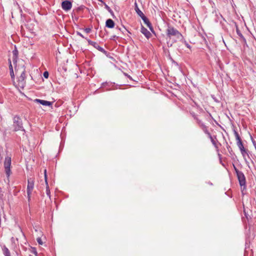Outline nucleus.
Wrapping results in <instances>:
<instances>
[{
    "label": "nucleus",
    "instance_id": "nucleus-7",
    "mask_svg": "<svg viewBox=\"0 0 256 256\" xmlns=\"http://www.w3.org/2000/svg\"><path fill=\"white\" fill-rule=\"evenodd\" d=\"M87 41L89 44L93 46L94 48L98 50L100 52L104 53L106 52V50H104V48L100 46L97 42L92 41L91 40L88 39H87Z\"/></svg>",
    "mask_w": 256,
    "mask_h": 256
},
{
    "label": "nucleus",
    "instance_id": "nucleus-11",
    "mask_svg": "<svg viewBox=\"0 0 256 256\" xmlns=\"http://www.w3.org/2000/svg\"><path fill=\"white\" fill-rule=\"evenodd\" d=\"M140 32L146 38H149L151 36L150 32L142 26L141 27Z\"/></svg>",
    "mask_w": 256,
    "mask_h": 256
},
{
    "label": "nucleus",
    "instance_id": "nucleus-21",
    "mask_svg": "<svg viewBox=\"0 0 256 256\" xmlns=\"http://www.w3.org/2000/svg\"><path fill=\"white\" fill-rule=\"evenodd\" d=\"M106 6V10L112 14H113V12L112 10L110 9V8L106 4L105 6Z\"/></svg>",
    "mask_w": 256,
    "mask_h": 256
},
{
    "label": "nucleus",
    "instance_id": "nucleus-3",
    "mask_svg": "<svg viewBox=\"0 0 256 256\" xmlns=\"http://www.w3.org/2000/svg\"><path fill=\"white\" fill-rule=\"evenodd\" d=\"M11 162L12 159L11 157L9 156H7L5 158L4 162V168L5 170V172L8 178L11 174Z\"/></svg>",
    "mask_w": 256,
    "mask_h": 256
},
{
    "label": "nucleus",
    "instance_id": "nucleus-17",
    "mask_svg": "<svg viewBox=\"0 0 256 256\" xmlns=\"http://www.w3.org/2000/svg\"><path fill=\"white\" fill-rule=\"evenodd\" d=\"M106 26L108 28H113L114 26V23L112 20L108 19L106 21Z\"/></svg>",
    "mask_w": 256,
    "mask_h": 256
},
{
    "label": "nucleus",
    "instance_id": "nucleus-16",
    "mask_svg": "<svg viewBox=\"0 0 256 256\" xmlns=\"http://www.w3.org/2000/svg\"><path fill=\"white\" fill-rule=\"evenodd\" d=\"M2 250L4 256H11L10 250L6 246L2 247Z\"/></svg>",
    "mask_w": 256,
    "mask_h": 256
},
{
    "label": "nucleus",
    "instance_id": "nucleus-31",
    "mask_svg": "<svg viewBox=\"0 0 256 256\" xmlns=\"http://www.w3.org/2000/svg\"><path fill=\"white\" fill-rule=\"evenodd\" d=\"M234 167L235 172H236V174H237V172H240V171L236 168V167L234 165Z\"/></svg>",
    "mask_w": 256,
    "mask_h": 256
},
{
    "label": "nucleus",
    "instance_id": "nucleus-24",
    "mask_svg": "<svg viewBox=\"0 0 256 256\" xmlns=\"http://www.w3.org/2000/svg\"><path fill=\"white\" fill-rule=\"evenodd\" d=\"M236 33L240 38H244V36L238 29L236 30Z\"/></svg>",
    "mask_w": 256,
    "mask_h": 256
},
{
    "label": "nucleus",
    "instance_id": "nucleus-25",
    "mask_svg": "<svg viewBox=\"0 0 256 256\" xmlns=\"http://www.w3.org/2000/svg\"><path fill=\"white\" fill-rule=\"evenodd\" d=\"M36 240H37V242H38V243L39 244H40V245H42V244L43 242H42V240L41 238H37Z\"/></svg>",
    "mask_w": 256,
    "mask_h": 256
},
{
    "label": "nucleus",
    "instance_id": "nucleus-15",
    "mask_svg": "<svg viewBox=\"0 0 256 256\" xmlns=\"http://www.w3.org/2000/svg\"><path fill=\"white\" fill-rule=\"evenodd\" d=\"M134 10L138 14V16H139L140 18L142 16H144V14H143V12L140 10V8L138 7V5L136 3V2H135L134 3Z\"/></svg>",
    "mask_w": 256,
    "mask_h": 256
},
{
    "label": "nucleus",
    "instance_id": "nucleus-9",
    "mask_svg": "<svg viewBox=\"0 0 256 256\" xmlns=\"http://www.w3.org/2000/svg\"><path fill=\"white\" fill-rule=\"evenodd\" d=\"M22 71L20 73V77L18 78V80L20 84H22V86H24V80L26 78V72H25V68H24V66H22Z\"/></svg>",
    "mask_w": 256,
    "mask_h": 256
},
{
    "label": "nucleus",
    "instance_id": "nucleus-27",
    "mask_svg": "<svg viewBox=\"0 0 256 256\" xmlns=\"http://www.w3.org/2000/svg\"><path fill=\"white\" fill-rule=\"evenodd\" d=\"M44 76L45 78H48V72H44Z\"/></svg>",
    "mask_w": 256,
    "mask_h": 256
},
{
    "label": "nucleus",
    "instance_id": "nucleus-18",
    "mask_svg": "<svg viewBox=\"0 0 256 256\" xmlns=\"http://www.w3.org/2000/svg\"><path fill=\"white\" fill-rule=\"evenodd\" d=\"M194 118L196 120L197 123L199 124V126L202 128V129L203 130L204 132V126L206 128H208L206 126H205L200 120L199 119H198V118Z\"/></svg>",
    "mask_w": 256,
    "mask_h": 256
},
{
    "label": "nucleus",
    "instance_id": "nucleus-5",
    "mask_svg": "<svg viewBox=\"0 0 256 256\" xmlns=\"http://www.w3.org/2000/svg\"><path fill=\"white\" fill-rule=\"evenodd\" d=\"M237 177L241 186H246V178L244 173L242 172H237Z\"/></svg>",
    "mask_w": 256,
    "mask_h": 256
},
{
    "label": "nucleus",
    "instance_id": "nucleus-13",
    "mask_svg": "<svg viewBox=\"0 0 256 256\" xmlns=\"http://www.w3.org/2000/svg\"><path fill=\"white\" fill-rule=\"evenodd\" d=\"M240 152H241L246 164H248V162L246 158V156L248 157V158H250V156H249V154L248 153V150L244 149V150H241Z\"/></svg>",
    "mask_w": 256,
    "mask_h": 256
},
{
    "label": "nucleus",
    "instance_id": "nucleus-19",
    "mask_svg": "<svg viewBox=\"0 0 256 256\" xmlns=\"http://www.w3.org/2000/svg\"><path fill=\"white\" fill-rule=\"evenodd\" d=\"M30 252L34 254L36 256H38L36 250L35 248H31Z\"/></svg>",
    "mask_w": 256,
    "mask_h": 256
},
{
    "label": "nucleus",
    "instance_id": "nucleus-33",
    "mask_svg": "<svg viewBox=\"0 0 256 256\" xmlns=\"http://www.w3.org/2000/svg\"><path fill=\"white\" fill-rule=\"evenodd\" d=\"M252 143L254 144V148H256V142L255 141H253Z\"/></svg>",
    "mask_w": 256,
    "mask_h": 256
},
{
    "label": "nucleus",
    "instance_id": "nucleus-30",
    "mask_svg": "<svg viewBox=\"0 0 256 256\" xmlns=\"http://www.w3.org/2000/svg\"><path fill=\"white\" fill-rule=\"evenodd\" d=\"M10 76L12 78L14 76V70H12V72H10Z\"/></svg>",
    "mask_w": 256,
    "mask_h": 256
},
{
    "label": "nucleus",
    "instance_id": "nucleus-29",
    "mask_svg": "<svg viewBox=\"0 0 256 256\" xmlns=\"http://www.w3.org/2000/svg\"><path fill=\"white\" fill-rule=\"evenodd\" d=\"M77 34H78V36H80V37H82V38H84V36H83L82 34H80V32H77Z\"/></svg>",
    "mask_w": 256,
    "mask_h": 256
},
{
    "label": "nucleus",
    "instance_id": "nucleus-32",
    "mask_svg": "<svg viewBox=\"0 0 256 256\" xmlns=\"http://www.w3.org/2000/svg\"><path fill=\"white\" fill-rule=\"evenodd\" d=\"M186 47H187V48H190V44H188V43H186Z\"/></svg>",
    "mask_w": 256,
    "mask_h": 256
},
{
    "label": "nucleus",
    "instance_id": "nucleus-23",
    "mask_svg": "<svg viewBox=\"0 0 256 256\" xmlns=\"http://www.w3.org/2000/svg\"><path fill=\"white\" fill-rule=\"evenodd\" d=\"M8 61H9V68H10V72H12V70H13V68H12V64L11 60L9 59Z\"/></svg>",
    "mask_w": 256,
    "mask_h": 256
},
{
    "label": "nucleus",
    "instance_id": "nucleus-4",
    "mask_svg": "<svg viewBox=\"0 0 256 256\" xmlns=\"http://www.w3.org/2000/svg\"><path fill=\"white\" fill-rule=\"evenodd\" d=\"M34 188V180L31 178L28 179L26 192L28 200H30V195Z\"/></svg>",
    "mask_w": 256,
    "mask_h": 256
},
{
    "label": "nucleus",
    "instance_id": "nucleus-22",
    "mask_svg": "<svg viewBox=\"0 0 256 256\" xmlns=\"http://www.w3.org/2000/svg\"><path fill=\"white\" fill-rule=\"evenodd\" d=\"M46 193L48 196H50V190L49 188L48 184L46 185Z\"/></svg>",
    "mask_w": 256,
    "mask_h": 256
},
{
    "label": "nucleus",
    "instance_id": "nucleus-20",
    "mask_svg": "<svg viewBox=\"0 0 256 256\" xmlns=\"http://www.w3.org/2000/svg\"><path fill=\"white\" fill-rule=\"evenodd\" d=\"M17 50H14L13 51V54H14V60H13V62H14V63L15 62H16V58L17 57Z\"/></svg>",
    "mask_w": 256,
    "mask_h": 256
},
{
    "label": "nucleus",
    "instance_id": "nucleus-12",
    "mask_svg": "<svg viewBox=\"0 0 256 256\" xmlns=\"http://www.w3.org/2000/svg\"><path fill=\"white\" fill-rule=\"evenodd\" d=\"M141 18L143 20L144 24H146V25L149 28L150 30H152V26L151 23L150 22L149 20H148V18L145 16H142Z\"/></svg>",
    "mask_w": 256,
    "mask_h": 256
},
{
    "label": "nucleus",
    "instance_id": "nucleus-10",
    "mask_svg": "<svg viewBox=\"0 0 256 256\" xmlns=\"http://www.w3.org/2000/svg\"><path fill=\"white\" fill-rule=\"evenodd\" d=\"M34 101L38 103H39L43 106H50L52 105V102L49 101L40 100V99H36Z\"/></svg>",
    "mask_w": 256,
    "mask_h": 256
},
{
    "label": "nucleus",
    "instance_id": "nucleus-8",
    "mask_svg": "<svg viewBox=\"0 0 256 256\" xmlns=\"http://www.w3.org/2000/svg\"><path fill=\"white\" fill-rule=\"evenodd\" d=\"M62 7L64 10L68 11L72 8V4L68 0H64L62 3Z\"/></svg>",
    "mask_w": 256,
    "mask_h": 256
},
{
    "label": "nucleus",
    "instance_id": "nucleus-28",
    "mask_svg": "<svg viewBox=\"0 0 256 256\" xmlns=\"http://www.w3.org/2000/svg\"><path fill=\"white\" fill-rule=\"evenodd\" d=\"M84 31L86 32L88 34V33L90 32L91 31V30L90 28H86L84 29Z\"/></svg>",
    "mask_w": 256,
    "mask_h": 256
},
{
    "label": "nucleus",
    "instance_id": "nucleus-2",
    "mask_svg": "<svg viewBox=\"0 0 256 256\" xmlns=\"http://www.w3.org/2000/svg\"><path fill=\"white\" fill-rule=\"evenodd\" d=\"M13 120L14 122L12 126L14 131H24V129L22 126V120L19 116H14Z\"/></svg>",
    "mask_w": 256,
    "mask_h": 256
},
{
    "label": "nucleus",
    "instance_id": "nucleus-1",
    "mask_svg": "<svg viewBox=\"0 0 256 256\" xmlns=\"http://www.w3.org/2000/svg\"><path fill=\"white\" fill-rule=\"evenodd\" d=\"M166 35L170 38L172 36H175L180 40L183 38L182 35L176 29L172 26H168L166 30Z\"/></svg>",
    "mask_w": 256,
    "mask_h": 256
},
{
    "label": "nucleus",
    "instance_id": "nucleus-34",
    "mask_svg": "<svg viewBox=\"0 0 256 256\" xmlns=\"http://www.w3.org/2000/svg\"><path fill=\"white\" fill-rule=\"evenodd\" d=\"M16 73H18L19 72H18V70L16 68Z\"/></svg>",
    "mask_w": 256,
    "mask_h": 256
},
{
    "label": "nucleus",
    "instance_id": "nucleus-6",
    "mask_svg": "<svg viewBox=\"0 0 256 256\" xmlns=\"http://www.w3.org/2000/svg\"><path fill=\"white\" fill-rule=\"evenodd\" d=\"M234 134L236 140L237 141V146L238 147V148H240V151L244 150L245 148L243 146V144H242V142L240 139V138L238 134V132H236V131H234Z\"/></svg>",
    "mask_w": 256,
    "mask_h": 256
},
{
    "label": "nucleus",
    "instance_id": "nucleus-26",
    "mask_svg": "<svg viewBox=\"0 0 256 256\" xmlns=\"http://www.w3.org/2000/svg\"><path fill=\"white\" fill-rule=\"evenodd\" d=\"M46 170H44V179H45V182H46V184L48 185V182H47V176H46Z\"/></svg>",
    "mask_w": 256,
    "mask_h": 256
},
{
    "label": "nucleus",
    "instance_id": "nucleus-35",
    "mask_svg": "<svg viewBox=\"0 0 256 256\" xmlns=\"http://www.w3.org/2000/svg\"><path fill=\"white\" fill-rule=\"evenodd\" d=\"M30 256H31V255H30Z\"/></svg>",
    "mask_w": 256,
    "mask_h": 256
},
{
    "label": "nucleus",
    "instance_id": "nucleus-14",
    "mask_svg": "<svg viewBox=\"0 0 256 256\" xmlns=\"http://www.w3.org/2000/svg\"><path fill=\"white\" fill-rule=\"evenodd\" d=\"M204 133L206 134H208V136L210 139V140H211L212 144H213V145H214L215 146H216V142L215 140L213 139L210 134L208 132V128H206L204 126Z\"/></svg>",
    "mask_w": 256,
    "mask_h": 256
}]
</instances>
